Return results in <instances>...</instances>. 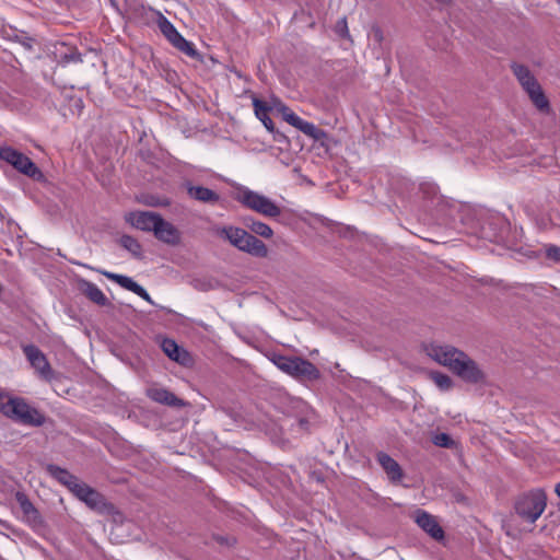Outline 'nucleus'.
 Instances as JSON below:
<instances>
[{"label": "nucleus", "instance_id": "17", "mask_svg": "<svg viewBox=\"0 0 560 560\" xmlns=\"http://www.w3.org/2000/svg\"><path fill=\"white\" fill-rule=\"evenodd\" d=\"M78 287L80 292L84 294L91 302L100 306H107L110 304L109 300L95 283L85 279H80L78 281Z\"/></svg>", "mask_w": 560, "mask_h": 560}, {"label": "nucleus", "instance_id": "35", "mask_svg": "<svg viewBox=\"0 0 560 560\" xmlns=\"http://www.w3.org/2000/svg\"><path fill=\"white\" fill-rule=\"evenodd\" d=\"M337 32H339L341 36H348L349 35V31H348V26H347V21H346L345 18L337 23Z\"/></svg>", "mask_w": 560, "mask_h": 560}, {"label": "nucleus", "instance_id": "6", "mask_svg": "<svg viewBox=\"0 0 560 560\" xmlns=\"http://www.w3.org/2000/svg\"><path fill=\"white\" fill-rule=\"evenodd\" d=\"M73 493L80 501L84 502L91 510L102 515L113 516L114 522H122V514L115 508L114 504L108 502L105 497L91 488L89 485L82 482L77 486Z\"/></svg>", "mask_w": 560, "mask_h": 560}, {"label": "nucleus", "instance_id": "18", "mask_svg": "<svg viewBox=\"0 0 560 560\" xmlns=\"http://www.w3.org/2000/svg\"><path fill=\"white\" fill-rule=\"evenodd\" d=\"M15 500L23 512L25 521L30 525L36 526L42 524V517L38 510L33 505L24 492L18 491L15 493Z\"/></svg>", "mask_w": 560, "mask_h": 560}, {"label": "nucleus", "instance_id": "28", "mask_svg": "<svg viewBox=\"0 0 560 560\" xmlns=\"http://www.w3.org/2000/svg\"><path fill=\"white\" fill-rule=\"evenodd\" d=\"M278 110L282 114L283 119L290 124L291 126L299 129V126L303 122L304 119L294 114L289 107L285 105H280Z\"/></svg>", "mask_w": 560, "mask_h": 560}, {"label": "nucleus", "instance_id": "10", "mask_svg": "<svg viewBox=\"0 0 560 560\" xmlns=\"http://www.w3.org/2000/svg\"><path fill=\"white\" fill-rule=\"evenodd\" d=\"M161 217L153 211H131L126 213L125 220L138 230L153 232Z\"/></svg>", "mask_w": 560, "mask_h": 560}, {"label": "nucleus", "instance_id": "31", "mask_svg": "<svg viewBox=\"0 0 560 560\" xmlns=\"http://www.w3.org/2000/svg\"><path fill=\"white\" fill-rule=\"evenodd\" d=\"M433 444L440 447L451 448L455 442L447 433H438L433 436Z\"/></svg>", "mask_w": 560, "mask_h": 560}, {"label": "nucleus", "instance_id": "14", "mask_svg": "<svg viewBox=\"0 0 560 560\" xmlns=\"http://www.w3.org/2000/svg\"><path fill=\"white\" fill-rule=\"evenodd\" d=\"M185 188L187 191V195L197 201L214 205L220 200V195L215 192L214 190L203 187L194 185L191 183H186Z\"/></svg>", "mask_w": 560, "mask_h": 560}, {"label": "nucleus", "instance_id": "33", "mask_svg": "<svg viewBox=\"0 0 560 560\" xmlns=\"http://www.w3.org/2000/svg\"><path fill=\"white\" fill-rule=\"evenodd\" d=\"M546 256L555 261H560V247L556 245L547 246Z\"/></svg>", "mask_w": 560, "mask_h": 560}, {"label": "nucleus", "instance_id": "16", "mask_svg": "<svg viewBox=\"0 0 560 560\" xmlns=\"http://www.w3.org/2000/svg\"><path fill=\"white\" fill-rule=\"evenodd\" d=\"M240 250L257 258H266L269 253L266 244L249 232H246Z\"/></svg>", "mask_w": 560, "mask_h": 560}, {"label": "nucleus", "instance_id": "19", "mask_svg": "<svg viewBox=\"0 0 560 560\" xmlns=\"http://www.w3.org/2000/svg\"><path fill=\"white\" fill-rule=\"evenodd\" d=\"M246 230L233 225H225L217 229V235L228 241L232 246L240 250V246L244 243Z\"/></svg>", "mask_w": 560, "mask_h": 560}, {"label": "nucleus", "instance_id": "12", "mask_svg": "<svg viewBox=\"0 0 560 560\" xmlns=\"http://www.w3.org/2000/svg\"><path fill=\"white\" fill-rule=\"evenodd\" d=\"M153 234L160 242L168 245L174 246L180 242V233L178 229L171 222L165 221L162 217L159 223H156Z\"/></svg>", "mask_w": 560, "mask_h": 560}, {"label": "nucleus", "instance_id": "5", "mask_svg": "<svg viewBox=\"0 0 560 560\" xmlns=\"http://www.w3.org/2000/svg\"><path fill=\"white\" fill-rule=\"evenodd\" d=\"M547 506V497L540 489L521 494L514 503L515 513L525 522L534 524Z\"/></svg>", "mask_w": 560, "mask_h": 560}, {"label": "nucleus", "instance_id": "7", "mask_svg": "<svg viewBox=\"0 0 560 560\" xmlns=\"http://www.w3.org/2000/svg\"><path fill=\"white\" fill-rule=\"evenodd\" d=\"M511 69L516 77L517 81L528 94L533 104L540 110L549 109V102L545 96L542 89L528 67L521 63H512Z\"/></svg>", "mask_w": 560, "mask_h": 560}, {"label": "nucleus", "instance_id": "27", "mask_svg": "<svg viewBox=\"0 0 560 560\" xmlns=\"http://www.w3.org/2000/svg\"><path fill=\"white\" fill-rule=\"evenodd\" d=\"M119 244L133 257L138 259L142 258V246L135 237L130 235H122L119 240Z\"/></svg>", "mask_w": 560, "mask_h": 560}, {"label": "nucleus", "instance_id": "38", "mask_svg": "<svg viewBox=\"0 0 560 560\" xmlns=\"http://www.w3.org/2000/svg\"><path fill=\"white\" fill-rule=\"evenodd\" d=\"M299 423H300V425H301V427H304V425L307 423V421H306V420H304V419H301V420L299 421Z\"/></svg>", "mask_w": 560, "mask_h": 560}, {"label": "nucleus", "instance_id": "1", "mask_svg": "<svg viewBox=\"0 0 560 560\" xmlns=\"http://www.w3.org/2000/svg\"><path fill=\"white\" fill-rule=\"evenodd\" d=\"M425 351L430 358L446 366L464 382L469 384L486 382L483 370L462 350L448 345L431 343Z\"/></svg>", "mask_w": 560, "mask_h": 560}, {"label": "nucleus", "instance_id": "9", "mask_svg": "<svg viewBox=\"0 0 560 560\" xmlns=\"http://www.w3.org/2000/svg\"><path fill=\"white\" fill-rule=\"evenodd\" d=\"M23 352L40 378L51 381L54 371L45 354L34 345L23 347Z\"/></svg>", "mask_w": 560, "mask_h": 560}, {"label": "nucleus", "instance_id": "15", "mask_svg": "<svg viewBox=\"0 0 560 560\" xmlns=\"http://www.w3.org/2000/svg\"><path fill=\"white\" fill-rule=\"evenodd\" d=\"M376 459L392 482L397 483L402 479L404 471L393 457L384 452H380L376 455Z\"/></svg>", "mask_w": 560, "mask_h": 560}, {"label": "nucleus", "instance_id": "25", "mask_svg": "<svg viewBox=\"0 0 560 560\" xmlns=\"http://www.w3.org/2000/svg\"><path fill=\"white\" fill-rule=\"evenodd\" d=\"M245 226L254 234L261 236L264 238H271L273 235L272 229L258 220L255 219H245Z\"/></svg>", "mask_w": 560, "mask_h": 560}, {"label": "nucleus", "instance_id": "13", "mask_svg": "<svg viewBox=\"0 0 560 560\" xmlns=\"http://www.w3.org/2000/svg\"><path fill=\"white\" fill-rule=\"evenodd\" d=\"M416 523L432 538L440 540L444 537V532L436 520L425 511L419 510L416 513Z\"/></svg>", "mask_w": 560, "mask_h": 560}, {"label": "nucleus", "instance_id": "26", "mask_svg": "<svg viewBox=\"0 0 560 560\" xmlns=\"http://www.w3.org/2000/svg\"><path fill=\"white\" fill-rule=\"evenodd\" d=\"M98 271L103 276H105L107 279L115 281L121 288H124L126 290H129L131 292H133L137 289V287H138V283L136 281H133L131 278L127 277V276L109 272V271H106V270H98Z\"/></svg>", "mask_w": 560, "mask_h": 560}, {"label": "nucleus", "instance_id": "29", "mask_svg": "<svg viewBox=\"0 0 560 560\" xmlns=\"http://www.w3.org/2000/svg\"><path fill=\"white\" fill-rule=\"evenodd\" d=\"M431 378L441 390H448L453 386L452 378L446 374L440 372H432Z\"/></svg>", "mask_w": 560, "mask_h": 560}, {"label": "nucleus", "instance_id": "36", "mask_svg": "<svg viewBox=\"0 0 560 560\" xmlns=\"http://www.w3.org/2000/svg\"><path fill=\"white\" fill-rule=\"evenodd\" d=\"M19 43H21V45L24 48H26L27 50L33 49V39L31 37H23V38L19 39Z\"/></svg>", "mask_w": 560, "mask_h": 560}, {"label": "nucleus", "instance_id": "8", "mask_svg": "<svg viewBox=\"0 0 560 560\" xmlns=\"http://www.w3.org/2000/svg\"><path fill=\"white\" fill-rule=\"evenodd\" d=\"M156 23L161 33L176 49L189 57L197 55L194 44L185 39L164 15L159 14Z\"/></svg>", "mask_w": 560, "mask_h": 560}, {"label": "nucleus", "instance_id": "2", "mask_svg": "<svg viewBox=\"0 0 560 560\" xmlns=\"http://www.w3.org/2000/svg\"><path fill=\"white\" fill-rule=\"evenodd\" d=\"M272 363L285 374L299 381H316L319 378V370L308 360L299 357H285L273 354Z\"/></svg>", "mask_w": 560, "mask_h": 560}, {"label": "nucleus", "instance_id": "32", "mask_svg": "<svg viewBox=\"0 0 560 560\" xmlns=\"http://www.w3.org/2000/svg\"><path fill=\"white\" fill-rule=\"evenodd\" d=\"M299 130L313 138H318L317 133L319 132V129L316 128L314 124L306 120H303L301 126H299Z\"/></svg>", "mask_w": 560, "mask_h": 560}, {"label": "nucleus", "instance_id": "20", "mask_svg": "<svg viewBox=\"0 0 560 560\" xmlns=\"http://www.w3.org/2000/svg\"><path fill=\"white\" fill-rule=\"evenodd\" d=\"M12 166L18 172L33 179H38L43 176L40 170L36 166V164L22 152H20L19 158L14 160V164Z\"/></svg>", "mask_w": 560, "mask_h": 560}, {"label": "nucleus", "instance_id": "3", "mask_svg": "<svg viewBox=\"0 0 560 560\" xmlns=\"http://www.w3.org/2000/svg\"><path fill=\"white\" fill-rule=\"evenodd\" d=\"M235 199L245 208L266 218H278L282 213L281 207L273 200L244 186L237 188Z\"/></svg>", "mask_w": 560, "mask_h": 560}, {"label": "nucleus", "instance_id": "30", "mask_svg": "<svg viewBox=\"0 0 560 560\" xmlns=\"http://www.w3.org/2000/svg\"><path fill=\"white\" fill-rule=\"evenodd\" d=\"M20 151L12 147L0 144V159L11 166L14 164V160L19 158Z\"/></svg>", "mask_w": 560, "mask_h": 560}, {"label": "nucleus", "instance_id": "23", "mask_svg": "<svg viewBox=\"0 0 560 560\" xmlns=\"http://www.w3.org/2000/svg\"><path fill=\"white\" fill-rule=\"evenodd\" d=\"M56 56L60 63L68 65L71 62L78 63L81 62V55L78 52L77 48L67 46L61 44L59 48L56 49Z\"/></svg>", "mask_w": 560, "mask_h": 560}, {"label": "nucleus", "instance_id": "22", "mask_svg": "<svg viewBox=\"0 0 560 560\" xmlns=\"http://www.w3.org/2000/svg\"><path fill=\"white\" fill-rule=\"evenodd\" d=\"M253 106L256 117L262 122L268 131L272 132L275 130V125L268 115L269 107L267 104L258 98H254Z\"/></svg>", "mask_w": 560, "mask_h": 560}, {"label": "nucleus", "instance_id": "4", "mask_svg": "<svg viewBox=\"0 0 560 560\" xmlns=\"http://www.w3.org/2000/svg\"><path fill=\"white\" fill-rule=\"evenodd\" d=\"M1 411L4 416L25 425L39 427L45 422L44 415L20 397L9 398L1 405Z\"/></svg>", "mask_w": 560, "mask_h": 560}, {"label": "nucleus", "instance_id": "37", "mask_svg": "<svg viewBox=\"0 0 560 560\" xmlns=\"http://www.w3.org/2000/svg\"><path fill=\"white\" fill-rule=\"evenodd\" d=\"M555 492L560 497V482L556 485Z\"/></svg>", "mask_w": 560, "mask_h": 560}, {"label": "nucleus", "instance_id": "11", "mask_svg": "<svg viewBox=\"0 0 560 560\" xmlns=\"http://www.w3.org/2000/svg\"><path fill=\"white\" fill-rule=\"evenodd\" d=\"M145 395L154 402L165 405L173 408H183L187 404L178 398L175 394L167 388L158 384H152L145 389Z\"/></svg>", "mask_w": 560, "mask_h": 560}, {"label": "nucleus", "instance_id": "34", "mask_svg": "<svg viewBox=\"0 0 560 560\" xmlns=\"http://www.w3.org/2000/svg\"><path fill=\"white\" fill-rule=\"evenodd\" d=\"M135 294H137L138 296L142 298L143 300H145L147 302L153 304V301L151 300V296L150 294L147 292V290L141 287L140 284H138L137 289L133 291Z\"/></svg>", "mask_w": 560, "mask_h": 560}, {"label": "nucleus", "instance_id": "24", "mask_svg": "<svg viewBox=\"0 0 560 560\" xmlns=\"http://www.w3.org/2000/svg\"><path fill=\"white\" fill-rule=\"evenodd\" d=\"M161 348L163 352L173 361L183 363L184 358L187 353L185 351H182L178 347V345L173 339L165 338L161 342Z\"/></svg>", "mask_w": 560, "mask_h": 560}, {"label": "nucleus", "instance_id": "21", "mask_svg": "<svg viewBox=\"0 0 560 560\" xmlns=\"http://www.w3.org/2000/svg\"><path fill=\"white\" fill-rule=\"evenodd\" d=\"M49 471L51 475L62 485H65L72 493L75 492V489H78L77 486H80L82 481L70 474L68 470L62 469L57 466H50Z\"/></svg>", "mask_w": 560, "mask_h": 560}]
</instances>
